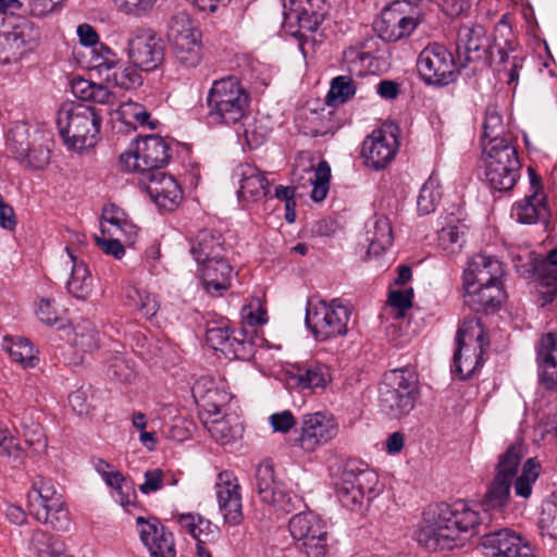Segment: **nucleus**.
<instances>
[{
    "mask_svg": "<svg viewBox=\"0 0 557 557\" xmlns=\"http://www.w3.org/2000/svg\"><path fill=\"white\" fill-rule=\"evenodd\" d=\"M485 48V30L481 25L466 24L459 27L456 53L461 66L482 58Z\"/></svg>",
    "mask_w": 557,
    "mask_h": 557,
    "instance_id": "obj_33",
    "label": "nucleus"
},
{
    "mask_svg": "<svg viewBox=\"0 0 557 557\" xmlns=\"http://www.w3.org/2000/svg\"><path fill=\"white\" fill-rule=\"evenodd\" d=\"M95 240L101 250L110 256H113L115 259H121L125 253V248L122 245L124 238L121 235L109 236L101 234L100 236L96 235Z\"/></svg>",
    "mask_w": 557,
    "mask_h": 557,
    "instance_id": "obj_64",
    "label": "nucleus"
},
{
    "mask_svg": "<svg viewBox=\"0 0 557 557\" xmlns=\"http://www.w3.org/2000/svg\"><path fill=\"white\" fill-rule=\"evenodd\" d=\"M206 339L214 350L224 354H233L236 358H246L252 351V343L248 338L231 337V331L226 325H213L208 327Z\"/></svg>",
    "mask_w": 557,
    "mask_h": 557,
    "instance_id": "obj_35",
    "label": "nucleus"
},
{
    "mask_svg": "<svg viewBox=\"0 0 557 557\" xmlns=\"http://www.w3.org/2000/svg\"><path fill=\"white\" fill-rule=\"evenodd\" d=\"M417 67L422 79L430 85H448L458 75L453 54L440 44H431L420 52Z\"/></svg>",
    "mask_w": 557,
    "mask_h": 557,
    "instance_id": "obj_15",
    "label": "nucleus"
},
{
    "mask_svg": "<svg viewBox=\"0 0 557 557\" xmlns=\"http://www.w3.org/2000/svg\"><path fill=\"white\" fill-rule=\"evenodd\" d=\"M504 268L495 257L484 253L473 256L463 272V287L502 284Z\"/></svg>",
    "mask_w": 557,
    "mask_h": 557,
    "instance_id": "obj_30",
    "label": "nucleus"
},
{
    "mask_svg": "<svg viewBox=\"0 0 557 557\" xmlns=\"http://www.w3.org/2000/svg\"><path fill=\"white\" fill-rule=\"evenodd\" d=\"M109 373L122 383H132L136 377L134 363L123 356L114 357L109 366Z\"/></svg>",
    "mask_w": 557,
    "mask_h": 557,
    "instance_id": "obj_63",
    "label": "nucleus"
},
{
    "mask_svg": "<svg viewBox=\"0 0 557 557\" xmlns=\"http://www.w3.org/2000/svg\"><path fill=\"white\" fill-rule=\"evenodd\" d=\"M480 543L490 557H535L529 542L509 529L486 533Z\"/></svg>",
    "mask_w": 557,
    "mask_h": 557,
    "instance_id": "obj_23",
    "label": "nucleus"
},
{
    "mask_svg": "<svg viewBox=\"0 0 557 557\" xmlns=\"http://www.w3.org/2000/svg\"><path fill=\"white\" fill-rule=\"evenodd\" d=\"M222 236L209 230L200 231L190 242V253L198 267L225 257Z\"/></svg>",
    "mask_w": 557,
    "mask_h": 557,
    "instance_id": "obj_39",
    "label": "nucleus"
},
{
    "mask_svg": "<svg viewBox=\"0 0 557 557\" xmlns=\"http://www.w3.org/2000/svg\"><path fill=\"white\" fill-rule=\"evenodd\" d=\"M219 509L224 521L238 524L243 519L242 493L237 478L230 471L220 472L215 482Z\"/></svg>",
    "mask_w": 557,
    "mask_h": 557,
    "instance_id": "obj_26",
    "label": "nucleus"
},
{
    "mask_svg": "<svg viewBox=\"0 0 557 557\" xmlns=\"http://www.w3.org/2000/svg\"><path fill=\"white\" fill-rule=\"evenodd\" d=\"M116 115L125 125L133 128L147 126L153 129L157 126V122L150 120V113L147 109L137 102L127 101L122 103L116 110Z\"/></svg>",
    "mask_w": 557,
    "mask_h": 557,
    "instance_id": "obj_48",
    "label": "nucleus"
},
{
    "mask_svg": "<svg viewBox=\"0 0 557 557\" xmlns=\"http://www.w3.org/2000/svg\"><path fill=\"white\" fill-rule=\"evenodd\" d=\"M356 92L354 81L349 76L335 77L331 83L327 102L331 104L344 103Z\"/></svg>",
    "mask_w": 557,
    "mask_h": 557,
    "instance_id": "obj_60",
    "label": "nucleus"
},
{
    "mask_svg": "<svg viewBox=\"0 0 557 557\" xmlns=\"http://www.w3.org/2000/svg\"><path fill=\"white\" fill-rule=\"evenodd\" d=\"M71 273L66 281L67 293L78 300H86L94 289V277L88 265L66 247Z\"/></svg>",
    "mask_w": 557,
    "mask_h": 557,
    "instance_id": "obj_38",
    "label": "nucleus"
},
{
    "mask_svg": "<svg viewBox=\"0 0 557 557\" xmlns=\"http://www.w3.org/2000/svg\"><path fill=\"white\" fill-rule=\"evenodd\" d=\"M530 175V195L516 202L512 216L523 224H533L547 216L546 198L542 191L540 180L532 168L528 169Z\"/></svg>",
    "mask_w": 557,
    "mask_h": 557,
    "instance_id": "obj_28",
    "label": "nucleus"
},
{
    "mask_svg": "<svg viewBox=\"0 0 557 557\" xmlns=\"http://www.w3.org/2000/svg\"><path fill=\"white\" fill-rule=\"evenodd\" d=\"M199 404L202 422L210 435L220 444L226 445L242 437L243 425L235 413H227L225 406L231 395L216 387L209 377L199 379L191 387Z\"/></svg>",
    "mask_w": 557,
    "mask_h": 557,
    "instance_id": "obj_2",
    "label": "nucleus"
},
{
    "mask_svg": "<svg viewBox=\"0 0 557 557\" xmlns=\"http://www.w3.org/2000/svg\"><path fill=\"white\" fill-rule=\"evenodd\" d=\"M30 550L36 557H72L66 552L64 543L59 537L44 530L33 532Z\"/></svg>",
    "mask_w": 557,
    "mask_h": 557,
    "instance_id": "obj_44",
    "label": "nucleus"
},
{
    "mask_svg": "<svg viewBox=\"0 0 557 557\" xmlns=\"http://www.w3.org/2000/svg\"><path fill=\"white\" fill-rule=\"evenodd\" d=\"M540 384L548 391L557 388V331L543 334L536 345Z\"/></svg>",
    "mask_w": 557,
    "mask_h": 557,
    "instance_id": "obj_29",
    "label": "nucleus"
},
{
    "mask_svg": "<svg viewBox=\"0 0 557 557\" xmlns=\"http://www.w3.org/2000/svg\"><path fill=\"white\" fill-rule=\"evenodd\" d=\"M289 533L297 548L306 557H325L327 553V530L325 522L308 511L295 515L289 520Z\"/></svg>",
    "mask_w": 557,
    "mask_h": 557,
    "instance_id": "obj_14",
    "label": "nucleus"
},
{
    "mask_svg": "<svg viewBox=\"0 0 557 557\" xmlns=\"http://www.w3.org/2000/svg\"><path fill=\"white\" fill-rule=\"evenodd\" d=\"M467 230L463 222L450 219L438 232V246L447 253L458 252L465 243Z\"/></svg>",
    "mask_w": 557,
    "mask_h": 557,
    "instance_id": "obj_46",
    "label": "nucleus"
},
{
    "mask_svg": "<svg viewBox=\"0 0 557 557\" xmlns=\"http://www.w3.org/2000/svg\"><path fill=\"white\" fill-rule=\"evenodd\" d=\"M205 289L212 296H220L231 287L235 275L228 260L220 258L198 267Z\"/></svg>",
    "mask_w": 557,
    "mask_h": 557,
    "instance_id": "obj_34",
    "label": "nucleus"
},
{
    "mask_svg": "<svg viewBox=\"0 0 557 557\" xmlns=\"http://www.w3.org/2000/svg\"><path fill=\"white\" fill-rule=\"evenodd\" d=\"M399 148L397 135L391 128L374 129L362 143L367 166L381 170L395 158Z\"/></svg>",
    "mask_w": 557,
    "mask_h": 557,
    "instance_id": "obj_22",
    "label": "nucleus"
},
{
    "mask_svg": "<svg viewBox=\"0 0 557 557\" xmlns=\"http://www.w3.org/2000/svg\"><path fill=\"white\" fill-rule=\"evenodd\" d=\"M139 67L133 63L113 69L106 75L108 83L113 84L123 89H132L143 84V76L138 71Z\"/></svg>",
    "mask_w": 557,
    "mask_h": 557,
    "instance_id": "obj_52",
    "label": "nucleus"
},
{
    "mask_svg": "<svg viewBox=\"0 0 557 557\" xmlns=\"http://www.w3.org/2000/svg\"><path fill=\"white\" fill-rule=\"evenodd\" d=\"M177 522L197 541V544H206L218 539V527L199 513H181L177 516Z\"/></svg>",
    "mask_w": 557,
    "mask_h": 557,
    "instance_id": "obj_42",
    "label": "nucleus"
},
{
    "mask_svg": "<svg viewBox=\"0 0 557 557\" xmlns=\"http://www.w3.org/2000/svg\"><path fill=\"white\" fill-rule=\"evenodd\" d=\"M136 524L140 541L147 547L151 557H175V541L170 532L156 518L144 519L138 517Z\"/></svg>",
    "mask_w": 557,
    "mask_h": 557,
    "instance_id": "obj_25",
    "label": "nucleus"
},
{
    "mask_svg": "<svg viewBox=\"0 0 557 557\" xmlns=\"http://www.w3.org/2000/svg\"><path fill=\"white\" fill-rule=\"evenodd\" d=\"M8 149L14 158L32 170H42L50 162V148L44 133L26 124L15 125L9 133Z\"/></svg>",
    "mask_w": 557,
    "mask_h": 557,
    "instance_id": "obj_12",
    "label": "nucleus"
},
{
    "mask_svg": "<svg viewBox=\"0 0 557 557\" xmlns=\"http://www.w3.org/2000/svg\"><path fill=\"white\" fill-rule=\"evenodd\" d=\"M420 23L418 13L405 14L403 3L396 2L382 11L375 22V30L384 41L396 42L409 37Z\"/></svg>",
    "mask_w": 557,
    "mask_h": 557,
    "instance_id": "obj_21",
    "label": "nucleus"
},
{
    "mask_svg": "<svg viewBox=\"0 0 557 557\" xmlns=\"http://www.w3.org/2000/svg\"><path fill=\"white\" fill-rule=\"evenodd\" d=\"M440 182L431 176L421 187L417 199L418 211L421 214L433 212L441 199Z\"/></svg>",
    "mask_w": 557,
    "mask_h": 557,
    "instance_id": "obj_57",
    "label": "nucleus"
},
{
    "mask_svg": "<svg viewBox=\"0 0 557 557\" xmlns=\"http://www.w3.org/2000/svg\"><path fill=\"white\" fill-rule=\"evenodd\" d=\"M338 434V422L327 411L306 413L301 418L299 434L294 445L306 453H312L335 438Z\"/></svg>",
    "mask_w": 557,
    "mask_h": 557,
    "instance_id": "obj_16",
    "label": "nucleus"
},
{
    "mask_svg": "<svg viewBox=\"0 0 557 557\" xmlns=\"http://www.w3.org/2000/svg\"><path fill=\"white\" fill-rule=\"evenodd\" d=\"M418 397V380L409 370H392L384 375L380 386V408L391 418L409 413Z\"/></svg>",
    "mask_w": 557,
    "mask_h": 557,
    "instance_id": "obj_7",
    "label": "nucleus"
},
{
    "mask_svg": "<svg viewBox=\"0 0 557 557\" xmlns=\"http://www.w3.org/2000/svg\"><path fill=\"white\" fill-rule=\"evenodd\" d=\"M100 226L101 234L109 236L121 235L126 244H133L138 233L137 226L115 205H109L103 208Z\"/></svg>",
    "mask_w": 557,
    "mask_h": 557,
    "instance_id": "obj_36",
    "label": "nucleus"
},
{
    "mask_svg": "<svg viewBox=\"0 0 557 557\" xmlns=\"http://www.w3.org/2000/svg\"><path fill=\"white\" fill-rule=\"evenodd\" d=\"M125 297L127 305L136 308L147 319L154 317L160 308L157 297L145 289L129 287Z\"/></svg>",
    "mask_w": 557,
    "mask_h": 557,
    "instance_id": "obj_50",
    "label": "nucleus"
},
{
    "mask_svg": "<svg viewBox=\"0 0 557 557\" xmlns=\"http://www.w3.org/2000/svg\"><path fill=\"white\" fill-rule=\"evenodd\" d=\"M293 175L294 180L300 185L305 186L307 183L312 185V200L319 202L325 199L331 176V169L326 161H320L318 166L314 168L310 160L300 158L297 161Z\"/></svg>",
    "mask_w": 557,
    "mask_h": 557,
    "instance_id": "obj_31",
    "label": "nucleus"
},
{
    "mask_svg": "<svg viewBox=\"0 0 557 557\" xmlns=\"http://www.w3.org/2000/svg\"><path fill=\"white\" fill-rule=\"evenodd\" d=\"M168 40L181 66L194 69L200 64L203 57L202 34L197 21L188 13L182 11L171 17Z\"/></svg>",
    "mask_w": 557,
    "mask_h": 557,
    "instance_id": "obj_6",
    "label": "nucleus"
},
{
    "mask_svg": "<svg viewBox=\"0 0 557 557\" xmlns=\"http://www.w3.org/2000/svg\"><path fill=\"white\" fill-rule=\"evenodd\" d=\"M90 67L100 74H109L119 63L116 53L103 44L96 45L89 51Z\"/></svg>",
    "mask_w": 557,
    "mask_h": 557,
    "instance_id": "obj_56",
    "label": "nucleus"
},
{
    "mask_svg": "<svg viewBox=\"0 0 557 557\" xmlns=\"http://www.w3.org/2000/svg\"><path fill=\"white\" fill-rule=\"evenodd\" d=\"M256 488L263 503L271 504L278 510L290 512L301 504L297 495L286 492L283 483L276 480L270 462H262L257 467Z\"/></svg>",
    "mask_w": 557,
    "mask_h": 557,
    "instance_id": "obj_19",
    "label": "nucleus"
},
{
    "mask_svg": "<svg viewBox=\"0 0 557 557\" xmlns=\"http://www.w3.org/2000/svg\"><path fill=\"white\" fill-rule=\"evenodd\" d=\"M240 319L244 327L250 326H259L267 323V311L262 308L260 300L258 298L252 299L248 305L243 306L240 310ZM248 331L243 329L240 334L244 336L243 338H247Z\"/></svg>",
    "mask_w": 557,
    "mask_h": 557,
    "instance_id": "obj_58",
    "label": "nucleus"
},
{
    "mask_svg": "<svg viewBox=\"0 0 557 557\" xmlns=\"http://www.w3.org/2000/svg\"><path fill=\"white\" fill-rule=\"evenodd\" d=\"M454 371L460 379L470 377L481 366L482 356L490 343L479 319L466 320L456 335Z\"/></svg>",
    "mask_w": 557,
    "mask_h": 557,
    "instance_id": "obj_10",
    "label": "nucleus"
},
{
    "mask_svg": "<svg viewBox=\"0 0 557 557\" xmlns=\"http://www.w3.org/2000/svg\"><path fill=\"white\" fill-rule=\"evenodd\" d=\"M72 345L82 352H91L98 348L99 333L89 321L78 323L72 331Z\"/></svg>",
    "mask_w": 557,
    "mask_h": 557,
    "instance_id": "obj_51",
    "label": "nucleus"
},
{
    "mask_svg": "<svg viewBox=\"0 0 557 557\" xmlns=\"http://www.w3.org/2000/svg\"><path fill=\"white\" fill-rule=\"evenodd\" d=\"M539 527L543 534L557 540V491L544 504Z\"/></svg>",
    "mask_w": 557,
    "mask_h": 557,
    "instance_id": "obj_59",
    "label": "nucleus"
},
{
    "mask_svg": "<svg viewBox=\"0 0 557 557\" xmlns=\"http://www.w3.org/2000/svg\"><path fill=\"white\" fill-rule=\"evenodd\" d=\"M377 484L379 476L374 471L347 463L336 483L337 497L344 507L355 510L375 497Z\"/></svg>",
    "mask_w": 557,
    "mask_h": 557,
    "instance_id": "obj_13",
    "label": "nucleus"
},
{
    "mask_svg": "<svg viewBox=\"0 0 557 557\" xmlns=\"http://www.w3.org/2000/svg\"><path fill=\"white\" fill-rule=\"evenodd\" d=\"M522 456L523 451L520 444L510 445L499 457L495 475L512 481V478L517 474Z\"/></svg>",
    "mask_w": 557,
    "mask_h": 557,
    "instance_id": "obj_54",
    "label": "nucleus"
},
{
    "mask_svg": "<svg viewBox=\"0 0 557 557\" xmlns=\"http://www.w3.org/2000/svg\"><path fill=\"white\" fill-rule=\"evenodd\" d=\"M512 481L495 475L484 497L487 508H503L509 500Z\"/></svg>",
    "mask_w": 557,
    "mask_h": 557,
    "instance_id": "obj_53",
    "label": "nucleus"
},
{
    "mask_svg": "<svg viewBox=\"0 0 557 557\" xmlns=\"http://www.w3.org/2000/svg\"><path fill=\"white\" fill-rule=\"evenodd\" d=\"M239 176L238 198L244 201H258L269 190V182L264 174L251 164H240L236 170Z\"/></svg>",
    "mask_w": 557,
    "mask_h": 557,
    "instance_id": "obj_37",
    "label": "nucleus"
},
{
    "mask_svg": "<svg viewBox=\"0 0 557 557\" xmlns=\"http://www.w3.org/2000/svg\"><path fill=\"white\" fill-rule=\"evenodd\" d=\"M127 55L143 71H152L163 61L164 50L159 38L151 32L137 29L128 38Z\"/></svg>",
    "mask_w": 557,
    "mask_h": 557,
    "instance_id": "obj_20",
    "label": "nucleus"
},
{
    "mask_svg": "<svg viewBox=\"0 0 557 557\" xmlns=\"http://www.w3.org/2000/svg\"><path fill=\"white\" fill-rule=\"evenodd\" d=\"M343 59L347 64L349 72L359 76L371 71L374 62L372 53L356 47H350L345 50Z\"/></svg>",
    "mask_w": 557,
    "mask_h": 557,
    "instance_id": "obj_55",
    "label": "nucleus"
},
{
    "mask_svg": "<svg viewBox=\"0 0 557 557\" xmlns=\"http://www.w3.org/2000/svg\"><path fill=\"white\" fill-rule=\"evenodd\" d=\"M351 311L338 299L311 300L306 310V325L319 342L344 336L348 331Z\"/></svg>",
    "mask_w": 557,
    "mask_h": 557,
    "instance_id": "obj_9",
    "label": "nucleus"
},
{
    "mask_svg": "<svg viewBox=\"0 0 557 557\" xmlns=\"http://www.w3.org/2000/svg\"><path fill=\"white\" fill-rule=\"evenodd\" d=\"M325 0H288L284 4V25L292 34L314 32L323 22Z\"/></svg>",
    "mask_w": 557,
    "mask_h": 557,
    "instance_id": "obj_17",
    "label": "nucleus"
},
{
    "mask_svg": "<svg viewBox=\"0 0 557 557\" xmlns=\"http://www.w3.org/2000/svg\"><path fill=\"white\" fill-rule=\"evenodd\" d=\"M36 314L42 323L53 325L64 319L65 310L60 308L54 299L42 298L38 302Z\"/></svg>",
    "mask_w": 557,
    "mask_h": 557,
    "instance_id": "obj_62",
    "label": "nucleus"
},
{
    "mask_svg": "<svg viewBox=\"0 0 557 557\" xmlns=\"http://www.w3.org/2000/svg\"><path fill=\"white\" fill-rule=\"evenodd\" d=\"M465 301L475 311H494L505 299L503 284L463 287Z\"/></svg>",
    "mask_w": 557,
    "mask_h": 557,
    "instance_id": "obj_40",
    "label": "nucleus"
},
{
    "mask_svg": "<svg viewBox=\"0 0 557 557\" xmlns=\"http://www.w3.org/2000/svg\"><path fill=\"white\" fill-rule=\"evenodd\" d=\"M481 523L475 506L463 500L442 504L432 516L424 517L414 531V540L430 552L453 549L472 536Z\"/></svg>",
    "mask_w": 557,
    "mask_h": 557,
    "instance_id": "obj_1",
    "label": "nucleus"
},
{
    "mask_svg": "<svg viewBox=\"0 0 557 557\" xmlns=\"http://www.w3.org/2000/svg\"><path fill=\"white\" fill-rule=\"evenodd\" d=\"M535 258L532 255L529 256L528 264L530 268L527 270L530 271H539L541 272L542 280L547 286H557V248L552 249L546 259L542 261L541 267L539 269L535 268L533 261Z\"/></svg>",
    "mask_w": 557,
    "mask_h": 557,
    "instance_id": "obj_61",
    "label": "nucleus"
},
{
    "mask_svg": "<svg viewBox=\"0 0 557 557\" xmlns=\"http://www.w3.org/2000/svg\"><path fill=\"white\" fill-rule=\"evenodd\" d=\"M170 150V145L164 138L149 135L134 141L129 149L120 156V163L126 171L140 172L143 177H147L169 162Z\"/></svg>",
    "mask_w": 557,
    "mask_h": 557,
    "instance_id": "obj_11",
    "label": "nucleus"
},
{
    "mask_svg": "<svg viewBox=\"0 0 557 557\" xmlns=\"http://www.w3.org/2000/svg\"><path fill=\"white\" fill-rule=\"evenodd\" d=\"M207 103L209 117L219 124H235L247 114L250 95L243 84L233 76H227L212 84Z\"/></svg>",
    "mask_w": 557,
    "mask_h": 557,
    "instance_id": "obj_5",
    "label": "nucleus"
},
{
    "mask_svg": "<svg viewBox=\"0 0 557 557\" xmlns=\"http://www.w3.org/2000/svg\"><path fill=\"white\" fill-rule=\"evenodd\" d=\"M242 121V135L251 149L261 146L273 129V122L265 114L258 113L250 117L246 115Z\"/></svg>",
    "mask_w": 557,
    "mask_h": 557,
    "instance_id": "obj_43",
    "label": "nucleus"
},
{
    "mask_svg": "<svg viewBox=\"0 0 557 557\" xmlns=\"http://www.w3.org/2000/svg\"><path fill=\"white\" fill-rule=\"evenodd\" d=\"M40 32L29 21H22L7 32L5 55L8 64L22 59L39 44Z\"/></svg>",
    "mask_w": 557,
    "mask_h": 557,
    "instance_id": "obj_32",
    "label": "nucleus"
},
{
    "mask_svg": "<svg viewBox=\"0 0 557 557\" xmlns=\"http://www.w3.org/2000/svg\"><path fill=\"white\" fill-rule=\"evenodd\" d=\"M509 141L506 137V126L496 106L490 104L485 110L481 146L484 149L487 143Z\"/></svg>",
    "mask_w": 557,
    "mask_h": 557,
    "instance_id": "obj_47",
    "label": "nucleus"
},
{
    "mask_svg": "<svg viewBox=\"0 0 557 557\" xmlns=\"http://www.w3.org/2000/svg\"><path fill=\"white\" fill-rule=\"evenodd\" d=\"M147 191L156 205L172 211L183 199V191L176 180L162 171L152 172L143 177Z\"/></svg>",
    "mask_w": 557,
    "mask_h": 557,
    "instance_id": "obj_27",
    "label": "nucleus"
},
{
    "mask_svg": "<svg viewBox=\"0 0 557 557\" xmlns=\"http://www.w3.org/2000/svg\"><path fill=\"white\" fill-rule=\"evenodd\" d=\"M57 124L65 145L83 151L97 144L101 117L90 106L65 102L58 112Z\"/></svg>",
    "mask_w": 557,
    "mask_h": 557,
    "instance_id": "obj_3",
    "label": "nucleus"
},
{
    "mask_svg": "<svg viewBox=\"0 0 557 557\" xmlns=\"http://www.w3.org/2000/svg\"><path fill=\"white\" fill-rule=\"evenodd\" d=\"M28 512L38 522L62 531L70 524L63 495L52 479L35 475L26 494Z\"/></svg>",
    "mask_w": 557,
    "mask_h": 557,
    "instance_id": "obj_4",
    "label": "nucleus"
},
{
    "mask_svg": "<svg viewBox=\"0 0 557 557\" xmlns=\"http://www.w3.org/2000/svg\"><path fill=\"white\" fill-rule=\"evenodd\" d=\"M364 236L368 253L380 256L393 244L391 221L384 215H374L367 222Z\"/></svg>",
    "mask_w": 557,
    "mask_h": 557,
    "instance_id": "obj_41",
    "label": "nucleus"
},
{
    "mask_svg": "<svg viewBox=\"0 0 557 557\" xmlns=\"http://www.w3.org/2000/svg\"><path fill=\"white\" fill-rule=\"evenodd\" d=\"M541 473V463L535 458H529L522 466L521 473L513 482L515 495L528 499L532 495L533 485Z\"/></svg>",
    "mask_w": 557,
    "mask_h": 557,
    "instance_id": "obj_49",
    "label": "nucleus"
},
{
    "mask_svg": "<svg viewBox=\"0 0 557 557\" xmlns=\"http://www.w3.org/2000/svg\"><path fill=\"white\" fill-rule=\"evenodd\" d=\"M485 177L498 191L510 190L520 177V161L509 141L487 143L482 149Z\"/></svg>",
    "mask_w": 557,
    "mask_h": 557,
    "instance_id": "obj_8",
    "label": "nucleus"
},
{
    "mask_svg": "<svg viewBox=\"0 0 557 557\" xmlns=\"http://www.w3.org/2000/svg\"><path fill=\"white\" fill-rule=\"evenodd\" d=\"M2 348L11 357L12 361L24 368H34L38 362L37 351L26 338H13L4 336Z\"/></svg>",
    "mask_w": 557,
    "mask_h": 557,
    "instance_id": "obj_45",
    "label": "nucleus"
},
{
    "mask_svg": "<svg viewBox=\"0 0 557 557\" xmlns=\"http://www.w3.org/2000/svg\"><path fill=\"white\" fill-rule=\"evenodd\" d=\"M332 380L331 368L318 361L294 363L286 371V384L298 391H324Z\"/></svg>",
    "mask_w": 557,
    "mask_h": 557,
    "instance_id": "obj_24",
    "label": "nucleus"
},
{
    "mask_svg": "<svg viewBox=\"0 0 557 557\" xmlns=\"http://www.w3.org/2000/svg\"><path fill=\"white\" fill-rule=\"evenodd\" d=\"M256 488L263 503L271 504L278 510L290 512L301 504L297 495L286 492L283 483L276 480L270 462H262L257 467Z\"/></svg>",
    "mask_w": 557,
    "mask_h": 557,
    "instance_id": "obj_18",
    "label": "nucleus"
}]
</instances>
